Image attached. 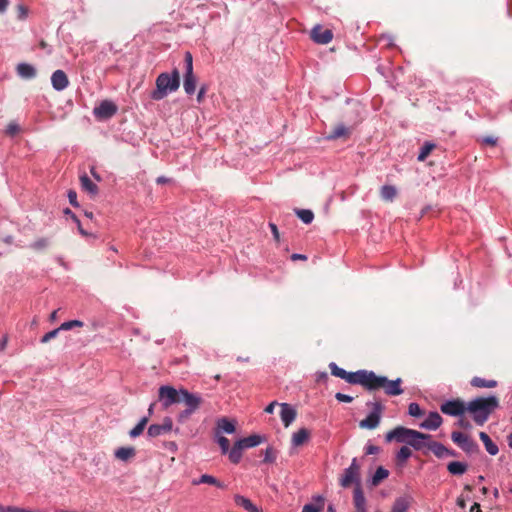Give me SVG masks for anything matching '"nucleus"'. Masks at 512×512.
<instances>
[{"mask_svg":"<svg viewBox=\"0 0 512 512\" xmlns=\"http://www.w3.org/2000/svg\"><path fill=\"white\" fill-rule=\"evenodd\" d=\"M429 438H431L430 434L422 433L403 426H397L393 430L389 431L385 436L387 442L395 440L398 443H405L416 451H422L424 454H426V451H424V440Z\"/></svg>","mask_w":512,"mask_h":512,"instance_id":"f257e3e1","label":"nucleus"},{"mask_svg":"<svg viewBox=\"0 0 512 512\" xmlns=\"http://www.w3.org/2000/svg\"><path fill=\"white\" fill-rule=\"evenodd\" d=\"M499 407V400L496 396L477 397L468 402L466 409L471 413L474 422L482 426L488 420L491 413Z\"/></svg>","mask_w":512,"mask_h":512,"instance_id":"f03ea898","label":"nucleus"},{"mask_svg":"<svg viewBox=\"0 0 512 512\" xmlns=\"http://www.w3.org/2000/svg\"><path fill=\"white\" fill-rule=\"evenodd\" d=\"M156 89L151 92V99L160 101L175 92L180 86L179 72L175 69L172 74L161 73L156 78Z\"/></svg>","mask_w":512,"mask_h":512,"instance_id":"7ed1b4c3","label":"nucleus"},{"mask_svg":"<svg viewBox=\"0 0 512 512\" xmlns=\"http://www.w3.org/2000/svg\"><path fill=\"white\" fill-rule=\"evenodd\" d=\"M182 388L176 389L170 385H162L158 390V400L164 409L173 404L181 403Z\"/></svg>","mask_w":512,"mask_h":512,"instance_id":"20e7f679","label":"nucleus"},{"mask_svg":"<svg viewBox=\"0 0 512 512\" xmlns=\"http://www.w3.org/2000/svg\"><path fill=\"white\" fill-rule=\"evenodd\" d=\"M366 405L368 407H371L372 410L369 412V414L366 416L365 419H363L359 422V426L364 429L372 430V429L377 428L378 425L380 424L381 414H382L384 407L378 401H376V402L368 401L366 403Z\"/></svg>","mask_w":512,"mask_h":512,"instance_id":"39448f33","label":"nucleus"},{"mask_svg":"<svg viewBox=\"0 0 512 512\" xmlns=\"http://www.w3.org/2000/svg\"><path fill=\"white\" fill-rule=\"evenodd\" d=\"M185 73L183 87L187 95H193L196 90V77L193 73V57L187 51L184 55Z\"/></svg>","mask_w":512,"mask_h":512,"instance_id":"423d86ee","label":"nucleus"},{"mask_svg":"<svg viewBox=\"0 0 512 512\" xmlns=\"http://www.w3.org/2000/svg\"><path fill=\"white\" fill-rule=\"evenodd\" d=\"M451 439L467 454H474L479 451L478 444L468 435L460 431H453L451 434Z\"/></svg>","mask_w":512,"mask_h":512,"instance_id":"0eeeda50","label":"nucleus"},{"mask_svg":"<svg viewBox=\"0 0 512 512\" xmlns=\"http://www.w3.org/2000/svg\"><path fill=\"white\" fill-rule=\"evenodd\" d=\"M440 410L443 414L452 417H461L467 411L465 402L461 399L446 400L440 405Z\"/></svg>","mask_w":512,"mask_h":512,"instance_id":"6e6552de","label":"nucleus"},{"mask_svg":"<svg viewBox=\"0 0 512 512\" xmlns=\"http://www.w3.org/2000/svg\"><path fill=\"white\" fill-rule=\"evenodd\" d=\"M425 449L431 451L439 459L449 456L456 457L458 455L456 451L447 448L441 442L432 440V437L424 440V450Z\"/></svg>","mask_w":512,"mask_h":512,"instance_id":"1a4fd4ad","label":"nucleus"},{"mask_svg":"<svg viewBox=\"0 0 512 512\" xmlns=\"http://www.w3.org/2000/svg\"><path fill=\"white\" fill-rule=\"evenodd\" d=\"M118 111L117 105L111 100H103L94 107L93 114L97 119L107 120L112 118Z\"/></svg>","mask_w":512,"mask_h":512,"instance_id":"9d476101","label":"nucleus"},{"mask_svg":"<svg viewBox=\"0 0 512 512\" xmlns=\"http://www.w3.org/2000/svg\"><path fill=\"white\" fill-rule=\"evenodd\" d=\"M387 382V377L382 375H376L374 371L366 370V375L364 377V383L362 386L367 391H375L379 388H383L384 383Z\"/></svg>","mask_w":512,"mask_h":512,"instance_id":"9b49d317","label":"nucleus"},{"mask_svg":"<svg viewBox=\"0 0 512 512\" xmlns=\"http://www.w3.org/2000/svg\"><path fill=\"white\" fill-rule=\"evenodd\" d=\"M173 428V422L170 417H165L162 424H151L148 427L147 435L149 437H158L170 432Z\"/></svg>","mask_w":512,"mask_h":512,"instance_id":"f8f14e48","label":"nucleus"},{"mask_svg":"<svg viewBox=\"0 0 512 512\" xmlns=\"http://www.w3.org/2000/svg\"><path fill=\"white\" fill-rule=\"evenodd\" d=\"M280 418L285 428L289 427L297 417L295 407L288 403H280Z\"/></svg>","mask_w":512,"mask_h":512,"instance_id":"ddd939ff","label":"nucleus"},{"mask_svg":"<svg viewBox=\"0 0 512 512\" xmlns=\"http://www.w3.org/2000/svg\"><path fill=\"white\" fill-rule=\"evenodd\" d=\"M181 402L186 405V408L197 411L202 403V398L197 393H192L185 388H182Z\"/></svg>","mask_w":512,"mask_h":512,"instance_id":"4468645a","label":"nucleus"},{"mask_svg":"<svg viewBox=\"0 0 512 512\" xmlns=\"http://www.w3.org/2000/svg\"><path fill=\"white\" fill-rule=\"evenodd\" d=\"M311 38L317 44H328L333 38V33L330 29L316 25L311 31Z\"/></svg>","mask_w":512,"mask_h":512,"instance_id":"2eb2a0df","label":"nucleus"},{"mask_svg":"<svg viewBox=\"0 0 512 512\" xmlns=\"http://www.w3.org/2000/svg\"><path fill=\"white\" fill-rule=\"evenodd\" d=\"M51 84L54 90L60 92L69 85V79L63 70H56L51 75Z\"/></svg>","mask_w":512,"mask_h":512,"instance_id":"dca6fc26","label":"nucleus"},{"mask_svg":"<svg viewBox=\"0 0 512 512\" xmlns=\"http://www.w3.org/2000/svg\"><path fill=\"white\" fill-rule=\"evenodd\" d=\"M443 419L436 411L429 412L427 418L420 423V428L426 430H436L442 425Z\"/></svg>","mask_w":512,"mask_h":512,"instance_id":"f3484780","label":"nucleus"},{"mask_svg":"<svg viewBox=\"0 0 512 512\" xmlns=\"http://www.w3.org/2000/svg\"><path fill=\"white\" fill-rule=\"evenodd\" d=\"M17 75L24 80L34 79L37 75L36 68L29 63L22 62L16 67Z\"/></svg>","mask_w":512,"mask_h":512,"instance_id":"a211bd4d","label":"nucleus"},{"mask_svg":"<svg viewBox=\"0 0 512 512\" xmlns=\"http://www.w3.org/2000/svg\"><path fill=\"white\" fill-rule=\"evenodd\" d=\"M353 503L355 512H367L366 498L360 485L356 486L354 489Z\"/></svg>","mask_w":512,"mask_h":512,"instance_id":"6ab92c4d","label":"nucleus"},{"mask_svg":"<svg viewBox=\"0 0 512 512\" xmlns=\"http://www.w3.org/2000/svg\"><path fill=\"white\" fill-rule=\"evenodd\" d=\"M402 379L400 377L389 380L387 378V382L384 383L383 389L386 395L388 396H398L401 395L404 391L401 388Z\"/></svg>","mask_w":512,"mask_h":512,"instance_id":"aec40b11","label":"nucleus"},{"mask_svg":"<svg viewBox=\"0 0 512 512\" xmlns=\"http://www.w3.org/2000/svg\"><path fill=\"white\" fill-rule=\"evenodd\" d=\"M412 500V497L409 495L397 497L392 505L391 512H407Z\"/></svg>","mask_w":512,"mask_h":512,"instance_id":"412c9836","label":"nucleus"},{"mask_svg":"<svg viewBox=\"0 0 512 512\" xmlns=\"http://www.w3.org/2000/svg\"><path fill=\"white\" fill-rule=\"evenodd\" d=\"M265 437L258 434H253L248 437H244L238 440V444H241L244 449L253 448L265 441Z\"/></svg>","mask_w":512,"mask_h":512,"instance_id":"4be33fe9","label":"nucleus"},{"mask_svg":"<svg viewBox=\"0 0 512 512\" xmlns=\"http://www.w3.org/2000/svg\"><path fill=\"white\" fill-rule=\"evenodd\" d=\"M136 455V450L132 446L127 447H119L115 450L114 456L116 459L127 462L128 460L132 459Z\"/></svg>","mask_w":512,"mask_h":512,"instance_id":"5701e85b","label":"nucleus"},{"mask_svg":"<svg viewBox=\"0 0 512 512\" xmlns=\"http://www.w3.org/2000/svg\"><path fill=\"white\" fill-rule=\"evenodd\" d=\"M193 485H200V484H210L214 485L217 488L224 489L226 486L223 482L219 481L217 478H215L212 475L209 474H203L200 476L199 479H194L192 481Z\"/></svg>","mask_w":512,"mask_h":512,"instance_id":"b1692460","label":"nucleus"},{"mask_svg":"<svg viewBox=\"0 0 512 512\" xmlns=\"http://www.w3.org/2000/svg\"><path fill=\"white\" fill-rule=\"evenodd\" d=\"M479 438L483 442L488 454H490L491 456H495L498 454L499 448H498L497 444L491 440V438L489 437V435L487 433L480 432Z\"/></svg>","mask_w":512,"mask_h":512,"instance_id":"393cba45","label":"nucleus"},{"mask_svg":"<svg viewBox=\"0 0 512 512\" xmlns=\"http://www.w3.org/2000/svg\"><path fill=\"white\" fill-rule=\"evenodd\" d=\"M234 501L238 506L242 507L248 512H261V510L256 505H254L250 499L242 495H235Z\"/></svg>","mask_w":512,"mask_h":512,"instance_id":"a878e982","label":"nucleus"},{"mask_svg":"<svg viewBox=\"0 0 512 512\" xmlns=\"http://www.w3.org/2000/svg\"><path fill=\"white\" fill-rule=\"evenodd\" d=\"M309 431L306 428H301L294 432L291 438V444L293 447L303 445L309 439Z\"/></svg>","mask_w":512,"mask_h":512,"instance_id":"bb28decb","label":"nucleus"},{"mask_svg":"<svg viewBox=\"0 0 512 512\" xmlns=\"http://www.w3.org/2000/svg\"><path fill=\"white\" fill-rule=\"evenodd\" d=\"M365 375H366V370L365 369H361V370H358L356 372H348L347 371L343 380H345L349 384H353V385L360 384V385H362V383H364Z\"/></svg>","mask_w":512,"mask_h":512,"instance_id":"cd10ccee","label":"nucleus"},{"mask_svg":"<svg viewBox=\"0 0 512 512\" xmlns=\"http://www.w3.org/2000/svg\"><path fill=\"white\" fill-rule=\"evenodd\" d=\"M352 483H356V486L360 485L359 475L346 468L340 479V485L342 487H348Z\"/></svg>","mask_w":512,"mask_h":512,"instance_id":"c85d7f7f","label":"nucleus"},{"mask_svg":"<svg viewBox=\"0 0 512 512\" xmlns=\"http://www.w3.org/2000/svg\"><path fill=\"white\" fill-rule=\"evenodd\" d=\"M313 501L317 503L305 504L301 512H321L324 509V498L321 495L313 496Z\"/></svg>","mask_w":512,"mask_h":512,"instance_id":"c756f323","label":"nucleus"},{"mask_svg":"<svg viewBox=\"0 0 512 512\" xmlns=\"http://www.w3.org/2000/svg\"><path fill=\"white\" fill-rule=\"evenodd\" d=\"M468 469V464L461 461H452L447 465V470L454 476L463 475Z\"/></svg>","mask_w":512,"mask_h":512,"instance_id":"7c9ffc66","label":"nucleus"},{"mask_svg":"<svg viewBox=\"0 0 512 512\" xmlns=\"http://www.w3.org/2000/svg\"><path fill=\"white\" fill-rule=\"evenodd\" d=\"M217 427L226 434H233L236 430L235 422L226 417L218 419Z\"/></svg>","mask_w":512,"mask_h":512,"instance_id":"2f4dec72","label":"nucleus"},{"mask_svg":"<svg viewBox=\"0 0 512 512\" xmlns=\"http://www.w3.org/2000/svg\"><path fill=\"white\" fill-rule=\"evenodd\" d=\"M349 129L344 124H338L327 136V140H335L341 137H347Z\"/></svg>","mask_w":512,"mask_h":512,"instance_id":"473e14b6","label":"nucleus"},{"mask_svg":"<svg viewBox=\"0 0 512 512\" xmlns=\"http://www.w3.org/2000/svg\"><path fill=\"white\" fill-rule=\"evenodd\" d=\"M397 195V189L393 185H383L380 189L382 200L392 202Z\"/></svg>","mask_w":512,"mask_h":512,"instance_id":"72a5a7b5","label":"nucleus"},{"mask_svg":"<svg viewBox=\"0 0 512 512\" xmlns=\"http://www.w3.org/2000/svg\"><path fill=\"white\" fill-rule=\"evenodd\" d=\"M80 182H81L82 188L85 191H87L91 195L97 194V192H98L97 185L86 174H84L80 177Z\"/></svg>","mask_w":512,"mask_h":512,"instance_id":"f704fd0d","label":"nucleus"},{"mask_svg":"<svg viewBox=\"0 0 512 512\" xmlns=\"http://www.w3.org/2000/svg\"><path fill=\"white\" fill-rule=\"evenodd\" d=\"M244 448L241 444H238V440L235 442L233 447L228 451L229 459L232 463L237 464L242 458V450Z\"/></svg>","mask_w":512,"mask_h":512,"instance_id":"c9c22d12","label":"nucleus"},{"mask_svg":"<svg viewBox=\"0 0 512 512\" xmlns=\"http://www.w3.org/2000/svg\"><path fill=\"white\" fill-rule=\"evenodd\" d=\"M470 383L473 387H477V388H494L497 386V381L486 380L484 378L477 377V376L473 377Z\"/></svg>","mask_w":512,"mask_h":512,"instance_id":"e433bc0d","label":"nucleus"},{"mask_svg":"<svg viewBox=\"0 0 512 512\" xmlns=\"http://www.w3.org/2000/svg\"><path fill=\"white\" fill-rule=\"evenodd\" d=\"M388 476L389 471L386 468L379 466L371 478V485L377 486L382 480L386 479Z\"/></svg>","mask_w":512,"mask_h":512,"instance_id":"4c0bfd02","label":"nucleus"},{"mask_svg":"<svg viewBox=\"0 0 512 512\" xmlns=\"http://www.w3.org/2000/svg\"><path fill=\"white\" fill-rule=\"evenodd\" d=\"M148 420H149V416H143V417L139 420V422L136 424V426H135V427H133V428L130 430V432H129V436H130L131 438H136V437L140 436V435L142 434V432H143V430H144V428H145V426H146V424H147Z\"/></svg>","mask_w":512,"mask_h":512,"instance_id":"58836bf2","label":"nucleus"},{"mask_svg":"<svg viewBox=\"0 0 512 512\" xmlns=\"http://www.w3.org/2000/svg\"><path fill=\"white\" fill-rule=\"evenodd\" d=\"M295 213L305 224H310L314 219V213L310 209H296Z\"/></svg>","mask_w":512,"mask_h":512,"instance_id":"ea45409f","label":"nucleus"},{"mask_svg":"<svg viewBox=\"0 0 512 512\" xmlns=\"http://www.w3.org/2000/svg\"><path fill=\"white\" fill-rule=\"evenodd\" d=\"M435 144L432 142H425L422 147L420 148V152L417 156L418 161H424L427 156L430 154V152L434 149Z\"/></svg>","mask_w":512,"mask_h":512,"instance_id":"a19ab883","label":"nucleus"},{"mask_svg":"<svg viewBox=\"0 0 512 512\" xmlns=\"http://www.w3.org/2000/svg\"><path fill=\"white\" fill-rule=\"evenodd\" d=\"M408 446L409 445L402 446L399 449V451L396 454L397 461L403 463V462L407 461L412 456V451L410 450V448Z\"/></svg>","mask_w":512,"mask_h":512,"instance_id":"79ce46f5","label":"nucleus"},{"mask_svg":"<svg viewBox=\"0 0 512 512\" xmlns=\"http://www.w3.org/2000/svg\"><path fill=\"white\" fill-rule=\"evenodd\" d=\"M329 368L333 376L344 379L347 372L345 369L339 367L335 362H331Z\"/></svg>","mask_w":512,"mask_h":512,"instance_id":"37998d69","label":"nucleus"},{"mask_svg":"<svg viewBox=\"0 0 512 512\" xmlns=\"http://www.w3.org/2000/svg\"><path fill=\"white\" fill-rule=\"evenodd\" d=\"M408 414L412 417H421L424 413L418 403L412 402L408 406Z\"/></svg>","mask_w":512,"mask_h":512,"instance_id":"c03bdc74","label":"nucleus"},{"mask_svg":"<svg viewBox=\"0 0 512 512\" xmlns=\"http://www.w3.org/2000/svg\"><path fill=\"white\" fill-rule=\"evenodd\" d=\"M83 325H84V323L80 320H70V321L63 322L60 325V329L62 331H67V330L73 329L74 327H82Z\"/></svg>","mask_w":512,"mask_h":512,"instance_id":"a18cd8bd","label":"nucleus"},{"mask_svg":"<svg viewBox=\"0 0 512 512\" xmlns=\"http://www.w3.org/2000/svg\"><path fill=\"white\" fill-rule=\"evenodd\" d=\"M216 442L219 444L222 454H227L229 451V440L222 435H217Z\"/></svg>","mask_w":512,"mask_h":512,"instance_id":"49530a36","label":"nucleus"},{"mask_svg":"<svg viewBox=\"0 0 512 512\" xmlns=\"http://www.w3.org/2000/svg\"><path fill=\"white\" fill-rule=\"evenodd\" d=\"M276 460V452L272 447H267L264 451V463H274Z\"/></svg>","mask_w":512,"mask_h":512,"instance_id":"de8ad7c7","label":"nucleus"},{"mask_svg":"<svg viewBox=\"0 0 512 512\" xmlns=\"http://www.w3.org/2000/svg\"><path fill=\"white\" fill-rule=\"evenodd\" d=\"M49 245V240L46 238H39L30 244V247L34 250H43L47 248Z\"/></svg>","mask_w":512,"mask_h":512,"instance_id":"09e8293b","label":"nucleus"},{"mask_svg":"<svg viewBox=\"0 0 512 512\" xmlns=\"http://www.w3.org/2000/svg\"><path fill=\"white\" fill-rule=\"evenodd\" d=\"M196 411L194 410H191L189 408H185L183 411H181L178 415H177V421L181 424L185 423L193 413H195Z\"/></svg>","mask_w":512,"mask_h":512,"instance_id":"8fccbe9b","label":"nucleus"},{"mask_svg":"<svg viewBox=\"0 0 512 512\" xmlns=\"http://www.w3.org/2000/svg\"><path fill=\"white\" fill-rule=\"evenodd\" d=\"M60 331H62L60 329V326L56 329L49 331L48 333H46L45 335L42 336V338L40 339V342L43 344L49 342L51 339L55 338L59 334Z\"/></svg>","mask_w":512,"mask_h":512,"instance_id":"3c124183","label":"nucleus"},{"mask_svg":"<svg viewBox=\"0 0 512 512\" xmlns=\"http://www.w3.org/2000/svg\"><path fill=\"white\" fill-rule=\"evenodd\" d=\"M19 131H20V127H19V125H18L17 123H15V122H11V123H9V124L7 125V127H6V130H5L6 134H7V135H10V136H14V135H16Z\"/></svg>","mask_w":512,"mask_h":512,"instance_id":"603ef678","label":"nucleus"},{"mask_svg":"<svg viewBox=\"0 0 512 512\" xmlns=\"http://www.w3.org/2000/svg\"><path fill=\"white\" fill-rule=\"evenodd\" d=\"M335 399L338 402H343V403H350V402L353 401V397L352 396L344 394V393H341V392H337L335 394Z\"/></svg>","mask_w":512,"mask_h":512,"instance_id":"864d4df0","label":"nucleus"},{"mask_svg":"<svg viewBox=\"0 0 512 512\" xmlns=\"http://www.w3.org/2000/svg\"><path fill=\"white\" fill-rule=\"evenodd\" d=\"M67 197H68L69 203L73 207H79V203L77 201V193H76V191H74L72 189L69 190L68 193H67Z\"/></svg>","mask_w":512,"mask_h":512,"instance_id":"5fc2aeb1","label":"nucleus"},{"mask_svg":"<svg viewBox=\"0 0 512 512\" xmlns=\"http://www.w3.org/2000/svg\"><path fill=\"white\" fill-rule=\"evenodd\" d=\"M482 144L495 146L497 144L498 139L493 136H484L480 138Z\"/></svg>","mask_w":512,"mask_h":512,"instance_id":"6e6d98bb","label":"nucleus"},{"mask_svg":"<svg viewBox=\"0 0 512 512\" xmlns=\"http://www.w3.org/2000/svg\"><path fill=\"white\" fill-rule=\"evenodd\" d=\"M315 380L318 383L326 382L328 380V373L326 371H317L315 373Z\"/></svg>","mask_w":512,"mask_h":512,"instance_id":"4d7b16f0","label":"nucleus"},{"mask_svg":"<svg viewBox=\"0 0 512 512\" xmlns=\"http://www.w3.org/2000/svg\"><path fill=\"white\" fill-rule=\"evenodd\" d=\"M365 450H366V454H367V455H374V454L379 453L380 448H379L378 446H376V445H373V444L368 443V444L366 445Z\"/></svg>","mask_w":512,"mask_h":512,"instance_id":"13d9d810","label":"nucleus"},{"mask_svg":"<svg viewBox=\"0 0 512 512\" xmlns=\"http://www.w3.org/2000/svg\"><path fill=\"white\" fill-rule=\"evenodd\" d=\"M269 227H270L271 233L273 235V238L276 241H279L280 235H279V231H278L277 225L274 224V223H269Z\"/></svg>","mask_w":512,"mask_h":512,"instance_id":"bf43d9fd","label":"nucleus"},{"mask_svg":"<svg viewBox=\"0 0 512 512\" xmlns=\"http://www.w3.org/2000/svg\"><path fill=\"white\" fill-rule=\"evenodd\" d=\"M28 15V10L25 6L19 5L18 6V18L19 19H25Z\"/></svg>","mask_w":512,"mask_h":512,"instance_id":"052dcab7","label":"nucleus"},{"mask_svg":"<svg viewBox=\"0 0 512 512\" xmlns=\"http://www.w3.org/2000/svg\"><path fill=\"white\" fill-rule=\"evenodd\" d=\"M347 469H349L350 471H353L354 473L359 475L360 467H359V465L357 463V459L356 458L352 459V462H351L350 466Z\"/></svg>","mask_w":512,"mask_h":512,"instance_id":"680f3d73","label":"nucleus"},{"mask_svg":"<svg viewBox=\"0 0 512 512\" xmlns=\"http://www.w3.org/2000/svg\"><path fill=\"white\" fill-rule=\"evenodd\" d=\"M63 213L66 216H69L76 224H79V218L76 216L75 213H73L69 208H65L63 210Z\"/></svg>","mask_w":512,"mask_h":512,"instance_id":"e2e57ef3","label":"nucleus"},{"mask_svg":"<svg viewBox=\"0 0 512 512\" xmlns=\"http://www.w3.org/2000/svg\"><path fill=\"white\" fill-rule=\"evenodd\" d=\"M279 404L280 403L273 401L265 407L264 411L268 414H272L274 412V408Z\"/></svg>","mask_w":512,"mask_h":512,"instance_id":"0e129e2a","label":"nucleus"},{"mask_svg":"<svg viewBox=\"0 0 512 512\" xmlns=\"http://www.w3.org/2000/svg\"><path fill=\"white\" fill-rule=\"evenodd\" d=\"M166 448L171 452L176 453L178 451V445L176 442L170 441L165 444Z\"/></svg>","mask_w":512,"mask_h":512,"instance_id":"69168bd1","label":"nucleus"},{"mask_svg":"<svg viewBox=\"0 0 512 512\" xmlns=\"http://www.w3.org/2000/svg\"><path fill=\"white\" fill-rule=\"evenodd\" d=\"M206 91H207L206 86H204V85H203V86H201V87H200V89H199V91H198V94H197V101H198V102H201V101H202V99H203V97H204V95H205Z\"/></svg>","mask_w":512,"mask_h":512,"instance_id":"338daca9","label":"nucleus"},{"mask_svg":"<svg viewBox=\"0 0 512 512\" xmlns=\"http://www.w3.org/2000/svg\"><path fill=\"white\" fill-rule=\"evenodd\" d=\"M9 1L8 0H0V14L6 12L8 8Z\"/></svg>","mask_w":512,"mask_h":512,"instance_id":"774afa93","label":"nucleus"}]
</instances>
